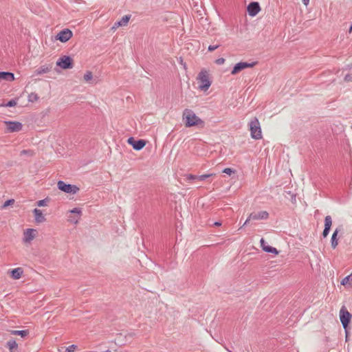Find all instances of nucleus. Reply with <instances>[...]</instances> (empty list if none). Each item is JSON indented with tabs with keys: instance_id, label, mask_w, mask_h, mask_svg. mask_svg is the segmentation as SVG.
Masks as SVG:
<instances>
[{
	"instance_id": "393cba45",
	"label": "nucleus",
	"mask_w": 352,
	"mask_h": 352,
	"mask_svg": "<svg viewBox=\"0 0 352 352\" xmlns=\"http://www.w3.org/2000/svg\"><path fill=\"white\" fill-rule=\"evenodd\" d=\"M84 80L86 81V82H88L89 80H91L92 78H93V74H92V72H90V71H87L85 75H84Z\"/></svg>"
},
{
	"instance_id": "ea45409f",
	"label": "nucleus",
	"mask_w": 352,
	"mask_h": 352,
	"mask_svg": "<svg viewBox=\"0 0 352 352\" xmlns=\"http://www.w3.org/2000/svg\"><path fill=\"white\" fill-rule=\"evenodd\" d=\"M344 80L347 82L352 81V76L350 74H346L344 77Z\"/></svg>"
},
{
	"instance_id": "a211bd4d",
	"label": "nucleus",
	"mask_w": 352,
	"mask_h": 352,
	"mask_svg": "<svg viewBox=\"0 0 352 352\" xmlns=\"http://www.w3.org/2000/svg\"><path fill=\"white\" fill-rule=\"evenodd\" d=\"M51 69H52L51 66L42 65L35 71V73L36 75L46 74V73H48L51 70Z\"/></svg>"
},
{
	"instance_id": "20e7f679",
	"label": "nucleus",
	"mask_w": 352,
	"mask_h": 352,
	"mask_svg": "<svg viewBox=\"0 0 352 352\" xmlns=\"http://www.w3.org/2000/svg\"><path fill=\"white\" fill-rule=\"evenodd\" d=\"M351 318L352 315L344 307H342L340 311V319L346 335L347 328L351 322Z\"/></svg>"
},
{
	"instance_id": "a19ab883",
	"label": "nucleus",
	"mask_w": 352,
	"mask_h": 352,
	"mask_svg": "<svg viewBox=\"0 0 352 352\" xmlns=\"http://www.w3.org/2000/svg\"><path fill=\"white\" fill-rule=\"evenodd\" d=\"M260 242H261V245L262 248L263 249V246L267 245V244L263 239H261Z\"/></svg>"
},
{
	"instance_id": "f704fd0d",
	"label": "nucleus",
	"mask_w": 352,
	"mask_h": 352,
	"mask_svg": "<svg viewBox=\"0 0 352 352\" xmlns=\"http://www.w3.org/2000/svg\"><path fill=\"white\" fill-rule=\"evenodd\" d=\"M338 244V239H331V248H335Z\"/></svg>"
},
{
	"instance_id": "473e14b6",
	"label": "nucleus",
	"mask_w": 352,
	"mask_h": 352,
	"mask_svg": "<svg viewBox=\"0 0 352 352\" xmlns=\"http://www.w3.org/2000/svg\"><path fill=\"white\" fill-rule=\"evenodd\" d=\"M76 348V345L72 344L66 349V352H74Z\"/></svg>"
},
{
	"instance_id": "dca6fc26",
	"label": "nucleus",
	"mask_w": 352,
	"mask_h": 352,
	"mask_svg": "<svg viewBox=\"0 0 352 352\" xmlns=\"http://www.w3.org/2000/svg\"><path fill=\"white\" fill-rule=\"evenodd\" d=\"M11 276L12 278L17 280L19 279L23 274V270L21 267H16L10 271Z\"/></svg>"
},
{
	"instance_id": "0eeeda50",
	"label": "nucleus",
	"mask_w": 352,
	"mask_h": 352,
	"mask_svg": "<svg viewBox=\"0 0 352 352\" xmlns=\"http://www.w3.org/2000/svg\"><path fill=\"white\" fill-rule=\"evenodd\" d=\"M56 65L62 69H72L73 67V59L68 56H63L59 58Z\"/></svg>"
},
{
	"instance_id": "cd10ccee",
	"label": "nucleus",
	"mask_w": 352,
	"mask_h": 352,
	"mask_svg": "<svg viewBox=\"0 0 352 352\" xmlns=\"http://www.w3.org/2000/svg\"><path fill=\"white\" fill-rule=\"evenodd\" d=\"M14 203V199H8L6 202H4V204L2 206V208H5L8 207V206L13 204Z\"/></svg>"
},
{
	"instance_id": "7c9ffc66",
	"label": "nucleus",
	"mask_w": 352,
	"mask_h": 352,
	"mask_svg": "<svg viewBox=\"0 0 352 352\" xmlns=\"http://www.w3.org/2000/svg\"><path fill=\"white\" fill-rule=\"evenodd\" d=\"M341 230H342V227L336 228V230L333 232V234L331 235V239L335 238V239H338L337 238V236H338V232H340Z\"/></svg>"
},
{
	"instance_id": "c9c22d12",
	"label": "nucleus",
	"mask_w": 352,
	"mask_h": 352,
	"mask_svg": "<svg viewBox=\"0 0 352 352\" xmlns=\"http://www.w3.org/2000/svg\"><path fill=\"white\" fill-rule=\"evenodd\" d=\"M79 219H80V217H78V216L76 218L70 217L69 220L71 223L76 224L78 222Z\"/></svg>"
},
{
	"instance_id": "4be33fe9",
	"label": "nucleus",
	"mask_w": 352,
	"mask_h": 352,
	"mask_svg": "<svg viewBox=\"0 0 352 352\" xmlns=\"http://www.w3.org/2000/svg\"><path fill=\"white\" fill-rule=\"evenodd\" d=\"M7 346L9 348V349L12 351L13 349H17L18 348V344L16 342V341L14 340V339H11L8 342H7Z\"/></svg>"
},
{
	"instance_id": "f03ea898",
	"label": "nucleus",
	"mask_w": 352,
	"mask_h": 352,
	"mask_svg": "<svg viewBox=\"0 0 352 352\" xmlns=\"http://www.w3.org/2000/svg\"><path fill=\"white\" fill-rule=\"evenodd\" d=\"M251 137L254 140H261L262 138V132L260 122L257 118L254 117L249 123Z\"/></svg>"
},
{
	"instance_id": "37998d69",
	"label": "nucleus",
	"mask_w": 352,
	"mask_h": 352,
	"mask_svg": "<svg viewBox=\"0 0 352 352\" xmlns=\"http://www.w3.org/2000/svg\"><path fill=\"white\" fill-rule=\"evenodd\" d=\"M302 1L305 6H307L309 4V0H302Z\"/></svg>"
},
{
	"instance_id": "aec40b11",
	"label": "nucleus",
	"mask_w": 352,
	"mask_h": 352,
	"mask_svg": "<svg viewBox=\"0 0 352 352\" xmlns=\"http://www.w3.org/2000/svg\"><path fill=\"white\" fill-rule=\"evenodd\" d=\"M29 331L28 330H12L11 331L12 335L20 336L21 337H25L28 335Z\"/></svg>"
},
{
	"instance_id": "7ed1b4c3",
	"label": "nucleus",
	"mask_w": 352,
	"mask_h": 352,
	"mask_svg": "<svg viewBox=\"0 0 352 352\" xmlns=\"http://www.w3.org/2000/svg\"><path fill=\"white\" fill-rule=\"evenodd\" d=\"M197 80L199 83V87L203 91H206L211 85L209 74L206 70H201L197 76Z\"/></svg>"
},
{
	"instance_id": "ddd939ff",
	"label": "nucleus",
	"mask_w": 352,
	"mask_h": 352,
	"mask_svg": "<svg viewBox=\"0 0 352 352\" xmlns=\"http://www.w3.org/2000/svg\"><path fill=\"white\" fill-rule=\"evenodd\" d=\"M269 217V213L267 211H260L258 212H252L250 214V219L252 220L267 219Z\"/></svg>"
},
{
	"instance_id": "423d86ee",
	"label": "nucleus",
	"mask_w": 352,
	"mask_h": 352,
	"mask_svg": "<svg viewBox=\"0 0 352 352\" xmlns=\"http://www.w3.org/2000/svg\"><path fill=\"white\" fill-rule=\"evenodd\" d=\"M57 186L59 190L70 194H76L79 188L75 185L67 184L63 181H58Z\"/></svg>"
},
{
	"instance_id": "a878e982",
	"label": "nucleus",
	"mask_w": 352,
	"mask_h": 352,
	"mask_svg": "<svg viewBox=\"0 0 352 352\" xmlns=\"http://www.w3.org/2000/svg\"><path fill=\"white\" fill-rule=\"evenodd\" d=\"M16 105V101L15 100H11L8 101L6 104H3L1 106L11 107H14Z\"/></svg>"
},
{
	"instance_id": "58836bf2",
	"label": "nucleus",
	"mask_w": 352,
	"mask_h": 352,
	"mask_svg": "<svg viewBox=\"0 0 352 352\" xmlns=\"http://www.w3.org/2000/svg\"><path fill=\"white\" fill-rule=\"evenodd\" d=\"M187 179L188 180L195 179H198V176L194 175H192V174H189V175H187Z\"/></svg>"
},
{
	"instance_id": "f257e3e1",
	"label": "nucleus",
	"mask_w": 352,
	"mask_h": 352,
	"mask_svg": "<svg viewBox=\"0 0 352 352\" xmlns=\"http://www.w3.org/2000/svg\"><path fill=\"white\" fill-rule=\"evenodd\" d=\"M182 119L186 127L198 126L201 128H204L205 125L204 121L199 118L192 110L189 109H185L184 110Z\"/></svg>"
},
{
	"instance_id": "f3484780",
	"label": "nucleus",
	"mask_w": 352,
	"mask_h": 352,
	"mask_svg": "<svg viewBox=\"0 0 352 352\" xmlns=\"http://www.w3.org/2000/svg\"><path fill=\"white\" fill-rule=\"evenodd\" d=\"M5 80L6 81H12L14 80V74L8 72H0V81Z\"/></svg>"
},
{
	"instance_id": "2eb2a0df",
	"label": "nucleus",
	"mask_w": 352,
	"mask_h": 352,
	"mask_svg": "<svg viewBox=\"0 0 352 352\" xmlns=\"http://www.w3.org/2000/svg\"><path fill=\"white\" fill-rule=\"evenodd\" d=\"M130 19V16L125 15L119 21H117L114 23L112 29H116L120 26H124L127 25Z\"/></svg>"
},
{
	"instance_id": "b1692460",
	"label": "nucleus",
	"mask_w": 352,
	"mask_h": 352,
	"mask_svg": "<svg viewBox=\"0 0 352 352\" xmlns=\"http://www.w3.org/2000/svg\"><path fill=\"white\" fill-rule=\"evenodd\" d=\"M21 155H29V156H33L34 155V151L31 149H27V150H22L20 153Z\"/></svg>"
},
{
	"instance_id": "9b49d317",
	"label": "nucleus",
	"mask_w": 352,
	"mask_h": 352,
	"mask_svg": "<svg viewBox=\"0 0 352 352\" xmlns=\"http://www.w3.org/2000/svg\"><path fill=\"white\" fill-rule=\"evenodd\" d=\"M260 10L261 8L258 2H251L248 6V12L251 16H256Z\"/></svg>"
},
{
	"instance_id": "4c0bfd02",
	"label": "nucleus",
	"mask_w": 352,
	"mask_h": 352,
	"mask_svg": "<svg viewBox=\"0 0 352 352\" xmlns=\"http://www.w3.org/2000/svg\"><path fill=\"white\" fill-rule=\"evenodd\" d=\"M219 47V45H210L208 47V51L212 52V51L215 50L216 49H217Z\"/></svg>"
},
{
	"instance_id": "5701e85b",
	"label": "nucleus",
	"mask_w": 352,
	"mask_h": 352,
	"mask_svg": "<svg viewBox=\"0 0 352 352\" xmlns=\"http://www.w3.org/2000/svg\"><path fill=\"white\" fill-rule=\"evenodd\" d=\"M39 97L37 94L32 92L28 95V100L29 102H34L38 100Z\"/></svg>"
},
{
	"instance_id": "c03bdc74",
	"label": "nucleus",
	"mask_w": 352,
	"mask_h": 352,
	"mask_svg": "<svg viewBox=\"0 0 352 352\" xmlns=\"http://www.w3.org/2000/svg\"><path fill=\"white\" fill-rule=\"evenodd\" d=\"M214 225L217 226H221V223L220 222H215Z\"/></svg>"
},
{
	"instance_id": "6e6552de",
	"label": "nucleus",
	"mask_w": 352,
	"mask_h": 352,
	"mask_svg": "<svg viewBox=\"0 0 352 352\" xmlns=\"http://www.w3.org/2000/svg\"><path fill=\"white\" fill-rule=\"evenodd\" d=\"M72 32L69 29H64L60 31L56 36L57 40L65 43L72 37Z\"/></svg>"
},
{
	"instance_id": "a18cd8bd",
	"label": "nucleus",
	"mask_w": 352,
	"mask_h": 352,
	"mask_svg": "<svg viewBox=\"0 0 352 352\" xmlns=\"http://www.w3.org/2000/svg\"><path fill=\"white\" fill-rule=\"evenodd\" d=\"M11 352H12V351H11Z\"/></svg>"
},
{
	"instance_id": "c85d7f7f",
	"label": "nucleus",
	"mask_w": 352,
	"mask_h": 352,
	"mask_svg": "<svg viewBox=\"0 0 352 352\" xmlns=\"http://www.w3.org/2000/svg\"><path fill=\"white\" fill-rule=\"evenodd\" d=\"M213 174H205V175H199L198 176V179L201 180V181H204L206 179L212 176Z\"/></svg>"
},
{
	"instance_id": "72a5a7b5",
	"label": "nucleus",
	"mask_w": 352,
	"mask_h": 352,
	"mask_svg": "<svg viewBox=\"0 0 352 352\" xmlns=\"http://www.w3.org/2000/svg\"><path fill=\"white\" fill-rule=\"evenodd\" d=\"M47 205V199H42V200H39L38 202H37V206H39V207H41V206H45Z\"/></svg>"
},
{
	"instance_id": "4468645a",
	"label": "nucleus",
	"mask_w": 352,
	"mask_h": 352,
	"mask_svg": "<svg viewBox=\"0 0 352 352\" xmlns=\"http://www.w3.org/2000/svg\"><path fill=\"white\" fill-rule=\"evenodd\" d=\"M35 221L36 223H43L45 221L46 219L42 213V211L39 209L35 208L33 211Z\"/></svg>"
},
{
	"instance_id": "412c9836",
	"label": "nucleus",
	"mask_w": 352,
	"mask_h": 352,
	"mask_svg": "<svg viewBox=\"0 0 352 352\" xmlns=\"http://www.w3.org/2000/svg\"><path fill=\"white\" fill-rule=\"evenodd\" d=\"M265 252L268 253H273L274 254H278V251L274 247L270 246L268 245L263 246V249Z\"/></svg>"
},
{
	"instance_id": "1a4fd4ad",
	"label": "nucleus",
	"mask_w": 352,
	"mask_h": 352,
	"mask_svg": "<svg viewBox=\"0 0 352 352\" xmlns=\"http://www.w3.org/2000/svg\"><path fill=\"white\" fill-rule=\"evenodd\" d=\"M128 142L136 151L141 150L146 145V141L145 140H135L133 138H129L128 139Z\"/></svg>"
},
{
	"instance_id": "f8f14e48",
	"label": "nucleus",
	"mask_w": 352,
	"mask_h": 352,
	"mask_svg": "<svg viewBox=\"0 0 352 352\" xmlns=\"http://www.w3.org/2000/svg\"><path fill=\"white\" fill-rule=\"evenodd\" d=\"M36 230L28 228L24 231L23 241L25 243H30L35 237Z\"/></svg>"
},
{
	"instance_id": "9d476101",
	"label": "nucleus",
	"mask_w": 352,
	"mask_h": 352,
	"mask_svg": "<svg viewBox=\"0 0 352 352\" xmlns=\"http://www.w3.org/2000/svg\"><path fill=\"white\" fill-rule=\"evenodd\" d=\"M254 65V63H248L245 62L238 63L233 67L231 74L232 75H234L244 69H246L248 67H252Z\"/></svg>"
},
{
	"instance_id": "2f4dec72",
	"label": "nucleus",
	"mask_w": 352,
	"mask_h": 352,
	"mask_svg": "<svg viewBox=\"0 0 352 352\" xmlns=\"http://www.w3.org/2000/svg\"><path fill=\"white\" fill-rule=\"evenodd\" d=\"M223 173L230 175L231 174L234 173V170L230 168H226L223 170Z\"/></svg>"
},
{
	"instance_id": "c756f323",
	"label": "nucleus",
	"mask_w": 352,
	"mask_h": 352,
	"mask_svg": "<svg viewBox=\"0 0 352 352\" xmlns=\"http://www.w3.org/2000/svg\"><path fill=\"white\" fill-rule=\"evenodd\" d=\"M71 213L76 214L78 217H80L81 210L78 208H74L70 211Z\"/></svg>"
},
{
	"instance_id": "79ce46f5",
	"label": "nucleus",
	"mask_w": 352,
	"mask_h": 352,
	"mask_svg": "<svg viewBox=\"0 0 352 352\" xmlns=\"http://www.w3.org/2000/svg\"><path fill=\"white\" fill-rule=\"evenodd\" d=\"M252 219H250V216L248 217V219H246V221L244 222L243 226H246L250 221H252Z\"/></svg>"
},
{
	"instance_id": "bb28decb",
	"label": "nucleus",
	"mask_w": 352,
	"mask_h": 352,
	"mask_svg": "<svg viewBox=\"0 0 352 352\" xmlns=\"http://www.w3.org/2000/svg\"><path fill=\"white\" fill-rule=\"evenodd\" d=\"M350 280H352V274H350L345 278H344L341 282V284L342 285H346L348 283H349Z\"/></svg>"
},
{
	"instance_id": "6ab92c4d",
	"label": "nucleus",
	"mask_w": 352,
	"mask_h": 352,
	"mask_svg": "<svg viewBox=\"0 0 352 352\" xmlns=\"http://www.w3.org/2000/svg\"><path fill=\"white\" fill-rule=\"evenodd\" d=\"M329 230H330V216H327L325 217L324 229L322 232V235L324 237H326L328 235Z\"/></svg>"
},
{
	"instance_id": "e433bc0d",
	"label": "nucleus",
	"mask_w": 352,
	"mask_h": 352,
	"mask_svg": "<svg viewBox=\"0 0 352 352\" xmlns=\"http://www.w3.org/2000/svg\"><path fill=\"white\" fill-rule=\"evenodd\" d=\"M215 63L217 65H222L225 63V59L223 58H219L215 60Z\"/></svg>"
},
{
	"instance_id": "39448f33",
	"label": "nucleus",
	"mask_w": 352,
	"mask_h": 352,
	"mask_svg": "<svg viewBox=\"0 0 352 352\" xmlns=\"http://www.w3.org/2000/svg\"><path fill=\"white\" fill-rule=\"evenodd\" d=\"M4 124L6 126L5 129L6 133H15L21 131L23 124L18 121H4Z\"/></svg>"
}]
</instances>
